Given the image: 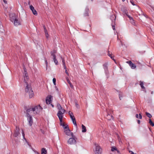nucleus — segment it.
Wrapping results in <instances>:
<instances>
[{"instance_id":"22","label":"nucleus","mask_w":154,"mask_h":154,"mask_svg":"<svg viewBox=\"0 0 154 154\" xmlns=\"http://www.w3.org/2000/svg\"><path fill=\"white\" fill-rule=\"evenodd\" d=\"M111 151H113L115 150H116L117 152L119 153V154H120V152L119 150H117L116 149L115 147H112V149H111Z\"/></svg>"},{"instance_id":"35","label":"nucleus","mask_w":154,"mask_h":154,"mask_svg":"<svg viewBox=\"0 0 154 154\" xmlns=\"http://www.w3.org/2000/svg\"><path fill=\"white\" fill-rule=\"evenodd\" d=\"M45 36L47 38H48L49 37V35L48 34V32L45 33Z\"/></svg>"},{"instance_id":"31","label":"nucleus","mask_w":154,"mask_h":154,"mask_svg":"<svg viewBox=\"0 0 154 154\" xmlns=\"http://www.w3.org/2000/svg\"><path fill=\"white\" fill-rule=\"evenodd\" d=\"M108 55L113 60H114V59L112 57V54H110L109 52Z\"/></svg>"},{"instance_id":"14","label":"nucleus","mask_w":154,"mask_h":154,"mask_svg":"<svg viewBox=\"0 0 154 154\" xmlns=\"http://www.w3.org/2000/svg\"><path fill=\"white\" fill-rule=\"evenodd\" d=\"M126 63L128 64L131 68L132 69H135L136 68V66L131 61H130L126 62Z\"/></svg>"},{"instance_id":"18","label":"nucleus","mask_w":154,"mask_h":154,"mask_svg":"<svg viewBox=\"0 0 154 154\" xmlns=\"http://www.w3.org/2000/svg\"><path fill=\"white\" fill-rule=\"evenodd\" d=\"M19 130L20 129L19 128H17V127H16V129L14 134V136L15 137H17L18 136L19 134Z\"/></svg>"},{"instance_id":"8","label":"nucleus","mask_w":154,"mask_h":154,"mask_svg":"<svg viewBox=\"0 0 154 154\" xmlns=\"http://www.w3.org/2000/svg\"><path fill=\"white\" fill-rule=\"evenodd\" d=\"M56 53V51L55 50H53L51 52V55L53 57V60L55 63L56 65H58V62L56 58V56L55 54Z\"/></svg>"},{"instance_id":"32","label":"nucleus","mask_w":154,"mask_h":154,"mask_svg":"<svg viewBox=\"0 0 154 154\" xmlns=\"http://www.w3.org/2000/svg\"><path fill=\"white\" fill-rule=\"evenodd\" d=\"M45 64H46V69H47V65H48V62H47V60L46 59H45Z\"/></svg>"},{"instance_id":"30","label":"nucleus","mask_w":154,"mask_h":154,"mask_svg":"<svg viewBox=\"0 0 154 154\" xmlns=\"http://www.w3.org/2000/svg\"><path fill=\"white\" fill-rule=\"evenodd\" d=\"M126 10V9H125L124 8H122V12H123L124 14H125V12Z\"/></svg>"},{"instance_id":"13","label":"nucleus","mask_w":154,"mask_h":154,"mask_svg":"<svg viewBox=\"0 0 154 154\" xmlns=\"http://www.w3.org/2000/svg\"><path fill=\"white\" fill-rule=\"evenodd\" d=\"M32 91V88L30 85H27L25 88L26 94Z\"/></svg>"},{"instance_id":"12","label":"nucleus","mask_w":154,"mask_h":154,"mask_svg":"<svg viewBox=\"0 0 154 154\" xmlns=\"http://www.w3.org/2000/svg\"><path fill=\"white\" fill-rule=\"evenodd\" d=\"M27 119L28 121V124L29 125L31 126L32 125L33 123V121L31 116H27Z\"/></svg>"},{"instance_id":"55","label":"nucleus","mask_w":154,"mask_h":154,"mask_svg":"<svg viewBox=\"0 0 154 154\" xmlns=\"http://www.w3.org/2000/svg\"><path fill=\"white\" fill-rule=\"evenodd\" d=\"M152 93H152H153L152 92V93Z\"/></svg>"},{"instance_id":"37","label":"nucleus","mask_w":154,"mask_h":154,"mask_svg":"<svg viewBox=\"0 0 154 154\" xmlns=\"http://www.w3.org/2000/svg\"><path fill=\"white\" fill-rule=\"evenodd\" d=\"M75 105H76V107L77 108H79V106L78 105V104L76 103H75Z\"/></svg>"},{"instance_id":"44","label":"nucleus","mask_w":154,"mask_h":154,"mask_svg":"<svg viewBox=\"0 0 154 154\" xmlns=\"http://www.w3.org/2000/svg\"><path fill=\"white\" fill-rule=\"evenodd\" d=\"M44 32H45V33L48 32L47 30L46 29H44Z\"/></svg>"},{"instance_id":"39","label":"nucleus","mask_w":154,"mask_h":154,"mask_svg":"<svg viewBox=\"0 0 154 154\" xmlns=\"http://www.w3.org/2000/svg\"><path fill=\"white\" fill-rule=\"evenodd\" d=\"M65 73L67 74V75L68 76H69V73H68V72H67V70L66 69L65 70Z\"/></svg>"},{"instance_id":"24","label":"nucleus","mask_w":154,"mask_h":154,"mask_svg":"<svg viewBox=\"0 0 154 154\" xmlns=\"http://www.w3.org/2000/svg\"><path fill=\"white\" fill-rule=\"evenodd\" d=\"M149 123L152 126H154V123L151 121V119H149Z\"/></svg>"},{"instance_id":"26","label":"nucleus","mask_w":154,"mask_h":154,"mask_svg":"<svg viewBox=\"0 0 154 154\" xmlns=\"http://www.w3.org/2000/svg\"><path fill=\"white\" fill-rule=\"evenodd\" d=\"M140 85L142 88H145L144 87V86L143 85V83L141 81L140 82Z\"/></svg>"},{"instance_id":"16","label":"nucleus","mask_w":154,"mask_h":154,"mask_svg":"<svg viewBox=\"0 0 154 154\" xmlns=\"http://www.w3.org/2000/svg\"><path fill=\"white\" fill-rule=\"evenodd\" d=\"M30 10L32 11V12L33 14L35 15H37V13L34 7L32 5H31L29 6Z\"/></svg>"},{"instance_id":"50","label":"nucleus","mask_w":154,"mask_h":154,"mask_svg":"<svg viewBox=\"0 0 154 154\" xmlns=\"http://www.w3.org/2000/svg\"><path fill=\"white\" fill-rule=\"evenodd\" d=\"M55 88H56V90H57V91H58V89L57 88V87H55Z\"/></svg>"},{"instance_id":"21","label":"nucleus","mask_w":154,"mask_h":154,"mask_svg":"<svg viewBox=\"0 0 154 154\" xmlns=\"http://www.w3.org/2000/svg\"><path fill=\"white\" fill-rule=\"evenodd\" d=\"M82 131L83 132H85L86 131V129L85 127L83 125H82Z\"/></svg>"},{"instance_id":"19","label":"nucleus","mask_w":154,"mask_h":154,"mask_svg":"<svg viewBox=\"0 0 154 154\" xmlns=\"http://www.w3.org/2000/svg\"><path fill=\"white\" fill-rule=\"evenodd\" d=\"M47 153V151L46 149L45 148H42L41 149V154H46Z\"/></svg>"},{"instance_id":"45","label":"nucleus","mask_w":154,"mask_h":154,"mask_svg":"<svg viewBox=\"0 0 154 154\" xmlns=\"http://www.w3.org/2000/svg\"><path fill=\"white\" fill-rule=\"evenodd\" d=\"M63 66H64V69H65V70L66 69V65H63Z\"/></svg>"},{"instance_id":"29","label":"nucleus","mask_w":154,"mask_h":154,"mask_svg":"<svg viewBox=\"0 0 154 154\" xmlns=\"http://www.w3.org/2000/svg\"><path fill=\"white\" fill-rule=\"evenodd\" d=\"M61 58L62 59L63 65H65V61L64 60L63 58L62 57H61Z\"/></svg>"},{"instance_id":"23","label":"nucleus","mask_w":154,"mask_h":154,"mask_svg":"<svg viewBox=\"0 0 154 154\" xmlns=\"http://www.w3.org/2000/svg\"><path fill=\"white\" fill-rule=\"evenodd\" d=\"M128 12L127 11V10H126L125 12V14L128 17L130 20L131 19H132V17H130L129 15H128Z\"/></svg>"},{"instance_id":"7","label":"nucleus","mask_w":154,"mask_h":154,"mask_svg":"<svg viewBox=\"0 0 154 154\" xmlns=\"http://www.w3.org/2000/svg\"><path fill=\"white\" fill-rule=\"evenodd\" d=\"M67 143L69 145H72L75 144L76 143V142L74 137H72L68 139L67 141Z\"/></svg>"},{"instance_id":"34","label":"nucleus","mask_w":154,"mask_h":154,"mask_svg":"<svg viewBox=\"0 0 154 154\" xmlns=\"http://www.w3.org/2000/svg\"><path fill=\"white\" fill-rule=\"evenodd\" d=\"M67 81L68 83L69 84L71 83V82H70V81L69 79L68 78H66Z\"/></svg>"},{"instance_id":"38","label":"nucleus","mask_w":154,"mask_h":154,"mask_svg":"<svg viewBox=\"0 0 154 154\" xmlns=\"http://www.w3.org/2000/svg\"><path fill=\"white\" fill-rule=\"evenodd\" d=\"M139 115V119H141L142 118V116L140 114Z\"/></svg>"},{"instance_id":"48","label":"nucleus","mask_w":154,"mask_h":154,"mask_svg":"<svg viewBox=\"0 0 154 154\" xmlns=\"http://www.w3.org/2000/svg\"><path fill=\"white\" fill-rule=\"evenodd\" d=\"M137 122L138 124H140V121L139 120H138L137 121Z\"/></svg>"},{"instance_id":"10","label":"nucleus","mask_w":154,"mask_h":154,"mask_svg":"<svg viewBox=\"0 0 154 154\" xmlns=\"http://www.w3.org/2000/svg\"><path fill=\"white\" fill-rule=\"evenodd\" d=\"M95 154H101V149L100 146L97 144H95Z\"/></svg>"},{"instance_id":"17","label":"nucleus","mask_w":154,"mask_h":154,"mask_svg":"<svg viewBox=\"0 0 154 154\" xmlns=\"http://www.w3.org/2000/svg\"><path fill=\"white\" fill-rule=\"evenodd\" d=\"M26 94L29 96L30 98H31L33 97L34 95V93L33 91H30L29 92L26 93Z\"/></svg>"},{"instance_id":"11","label":"nucleus","mask_w":154,"mask_h":154,"mask_svg":"<svg viewBox=\"0 0 154 154\" xmlns=\"http://www.w3.org/2000/svg\"><path fill=\"white\" fill-rule=\"evenodd\" d=\"M64 132L68 136H71L72 137H74L75 136L70 130L69 129L67 130H64Z\"/></svg>"},{"instance_id":"9","label":"nucleus","mask_w":154,"mask_h":154,"mask_svg":"<svg viewBox=\"0 0 154 154\" xmlns=\"http://www.w3.org/2000/svg\"><path fill=\"white\" fill-rule=\"evenodd\" d=\"M69 114L70 116V117L71 119V120L72 121L73 124L74 125H75L76 126L77 124L76 122L74 116L73 115V113L72 112L69 111Z\"/></svg>"},{"instance_id":"46","label":"nucleus","mask_w":154,"mask_h":154,"mask_svg":"<svg viewBox=\"0 0 154 154\" xmlns=\"http://www.w3.org/2000/svg\"><path fill=\"white\" fill-rule=\"evenodd\" d=\"M136 117L137 118H138L139 117H138V114H136Z\"/></svg>"},{"instance_id":"3","label":"nucleus","mask_w":154,"mask_h":154,"mask_svg":"<svg viewBox=\"0 0 154 154\" xmlns=\"http://www.w3.org/2000/svg\"><path fill=\"white\" fill-rule=\"evenodd\" d=\"M24 72V81L25 82L26 84V85H28V83L29 82V77L27 75V72L26 71V68L24 67L23 68Z\"/></svg>"},{"instance_id":"54","label":"nucleus","mask_w":154,"mask_h":154,"mask_svg":"<svg viewBox=\"0 0 154 154\" xmlns=\"http://www.w3.org/2000/svg\"><path fill=\"white\" fill-rule=\"evenodd\" d=\"M125 0H122L123 2H124Z\"/></svg>"},{"instance_id":"52","label":"nucleus","mask_w":154,"mask_h":154,"mask_svg":"<svg viewBox=\"0 0 154 154\" xmlns=\"http://www.w3.org/2000/svg\"><path fill=\"white\" fill-rule=\"evenodd\" d=\"M117 136H118V139L119 138V136L117 134Z\"/></svg>"},{"instance_id":"4","label":"nucleus","mask_w":154,"mask_h":154,"mask_svg":"<svg viewBox=\"0 0 154 154\" xmlns=\"http://www.w3.org/2000/svg\"><path fill=\"white\" fill-rule=\"evenodd\" d=\"M36 114L33 108L28 109L27 110V116H34Z\"/></svg>"},{"instance_id":"43","label":"nucleus","mask_w":154,"mask_h":154,"mask_svg":"<svg viewBox=\"0 0 154 154\" xmlns=\"http://www.w3.org/2000/svg\"><path fill=\"white\" fill-rule=\"evenodd\" d=\"M3 2H4V3H5V4H7V2L5 0H3Z\"/></svg>"},{"instance_id":"6","label":"nucleus","mask_w":154,"mask_h":154,"mask_svg":"<svg viewBox=\"0 0 154 154\" xmlns=\"http://www.w3.org/2000/svg\"><path fill=\"white\" fill-rule=\"evenodd\" d=\"M52 99V97L51 95L48 96L46 98V102L47 104L49 105L50 104V105L53 108L54 106L52 104H51Z\"/></svg>"},{"instance_id":"49","label":"nucleus","mask_w":154,"mask_h":154,"mask_svg":"<svg viewBox=\"0 0 154 154\" xmlns=\"http://www.w3.org/2000/svg\"><path fill=\"white\" fill-rule=\"evenodd\" d=\"M43 28H44V29H46V27L45 26H43Z\"/></svg>"},{"instance_id":"51","label":"nucleus","mask_w":154,"mask_h":154,"mask_svg":"<svg viewBox=\"0 0 154 154\" xmlns=\"http://www.w3.org/2000/svg\"><path fill=\"white\" fill-rule=\"evenodd\" d=\"M42 132L43 134H44V131H42Z\"/></svg>"},{"instance_id":"5","label":"nucleus","mask_w":154,"mask_h":154,"mask_svg":"<svg viewBox=\"0 0 154 154\" xmlns=\"http://www.w3.org/2000/svg\"><path fill=\"white\" fill-rule=\"evenodd\" d=\"M33 108L36 114L39 113L42 111L43 109L42 108L40 105L35 106L34 107H33Z\"/></svg>"},{"instance_id":"36","label":"nucleus","mask_w":154,"mask_h":154,"mask_svg":"<svg viewBox=\"0 0 154 154\" xmlns=\"http://www.w3.org/2000/svg\"><path fill=\"white\" fill-rule=\"evenodd\" d=\"M129 152L131 153V154H137L136 153L134 154L132 151H129Z\"/></svg>"},{"instance_id":"41","label":"nucleus","mask_w":154,"mask_h":154,"mask_svg":"<svg viewBox=\"0 0 154 154\" xmlns=\"http://www.w3.org/2000/svg\"><path fill=\"white\" fill-rule=\"evenodd\" d=\"M130 2L131 3V4H132L133 5H135L134 4V3L132 1H131Z\"/></svg>"},{"instance_id":"33","label":"nucleus","mask_w":154,"mask_h":154,"mask_svg":"<svg viewBox=\"0 0 154 154\" xmlns=\"http://www.w3.org/2000/svg\"><path fill=\"white\" fill-rule=\"evenodd\" d=\"M45 64H46V69H47V65H48V62H47V60L46 59H45Z\"/></svg>"},{"instance_id":"47","label":"nucleus","mask_w":154,"mask_h":154,"mask_svg":"<svg viewBox=\"0 0 154 154\" xmlns=\"http://www.w3.org/2000/svg\"><path fill=\"white\" fill-rule=\"evenodd\" d=\"M71 88H73V86L71 84V83L70 84H69Z\"/></svg>"},{"instance_id":"42","label":"nucleus","mask_w":154,"mask_h":154,"mask_svg":"<svg viewBox=\"0 0 154 154\" xmlns=\"http://www.w3.org/2000/svg\"><path fill=\"white\" fill-rule=\"evenodd\" d=\"M122 95H119V98H120V100H121L122 99Z\"/></svg>"},{"instance_id":"27","label":"nucleus","mask_w":154,"mask_h":154,"mask_svg":"<svg viewBox=\"0 0 154 154\" xmlns=\"http://www.w3.org/2000/svg\"><path fill=\"white\" fill-rule=\"evenodd\" d=\"M146 114L147 116L149 118H151L152 117V115L150 113L148 112H146Z\"/></svg>"},{"instance_id":"2","label":"nucleus","mask_w":154,"mask_h":154,"mask_svg":"<svg viewBox=\"0 0 154 154\" xmlns=\"http://www.w3.org/2000/svg\"><path fill=\"white\" fill-rule=\"evenodd\" d=\"M57 106L59 110L57 113V116L59 118L60 122H61L63 119V114L65 112V110L61 107L59 104H57Z\"/></svg>"},{"instance_id":"1","label":"nucleus","mask_w":154,"mask_h":154,"mask_svg":"<svg viewBox=\"0 0 154 154\" xmlns=\"http://www.w3.org/2000/svg\"><path fill=\"white\" fill-rule=\"evenodd\" d=\"M10 20L13 23L15 26H18L21 24L20 21L18 20L17 16L14 14L10 15Z\"/></svg>"},{"instance_id":"28","label":"nucleus","mask_w":154,"mask_h":154,"mask_svg":"<svg viewBox=\"0 0 154 154\" xmlns=\"http://www.w3.org/2000/svg\"><path fill=\"white\" fill-rule=\"evenodd\" d=\"M56 80L55 78H53V83L54 85H56Z\"/></svg>"},{"instance_id":"15","label":"nucleus","mask_w":154,"mask_h":154,"mask_svg":"<svg viewBox=\"0 0 154 154\" xmlns=\"http://www.w3.org/2000/svg\"><path fill=\"white\" fill-rule=\"evenodd\" d=\"M60 122V125L63 126V128L65 130H67L69 129L68 125H65L64 123L63 122L62 120L61 122Z\"/></svg>"},{"instance_id":"53","label":"nucleus","mask_w":154,"mask_h":154,"mask_svg":"<svg viewBox=\"0 0 154 154\" xmlns=\"http://www.w3.org/2000/svg\"><path fill=\"white\" fill-rule=\"evenodd\" d=\"M113 29H115L114 27H113Z\"/></svg>"},{"instance_id":"20","label":"nucleus","mask_w":154,"mask_h":154,"mask_svg":"<svg viewBox=\"0 0 154 154\" xmlns=\"http://www.w3.org/2000/svg\"><path fill=\"white\" fill-rule=\"evenodd\" d=\"M107 119L108 120H111L113 119V117L110 115H108L107 116Z\"/></svg>"},{"instance_id":"25","label":"nucleus","mask_w":154,"mask_h":154,"mask_svg":"<svg viewBox=\"0 0 154 154\" xmlns=\"http://www.w3.org/2000/svg\"><path fill=\"white\" fill-rule=\"evenodd\" d=\"M130 22L133 25H134L135 24V23L134 22V20H133V18H132L130 20Z\"/></svg>"},{"instance_id":"40","label":"nucleus","mask_w":154,"mask_h":154,"mask_svg":"<svg viewBox=\"0 0 154 154\" xmlns=\"http://www.w3.org/2000/svg\"><path fill=\"white\" fill-rule=\"evenodd\" d=\"M22 134H23V137H24V133L23 132V130H22Z\"/></svg>"}]
</instances>
